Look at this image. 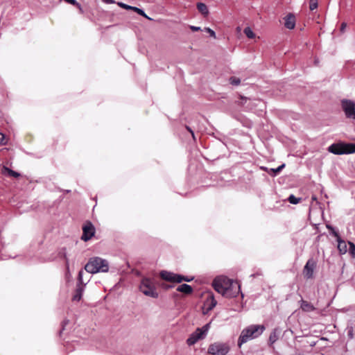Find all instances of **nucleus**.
<instances>
[{"mask_svg":"<svg viewBox=\"0 0 355 355\" xmlns=\"http://www.w3.org/2000/svg\"><path fill=\"white\" fill-rule=\"evenodd\" d=\"M336 241L338 242V250L339 253L340 254H345L347 252V244L345 241L343 240L340 236L336 239Z\"/></svg>","mask_w":355,"mask_h":355,"instance_id":"obj_13","label":"nucleus"},{"mask_svg":"<svg viewBox=\"0 0 355 355\" xmlns=\"http://www.w3.org/2000/svg\"><path fill=\"white\" fill-rule=\"evenodd\" d=\"M300 308L304 311L306 312H311L314 311L315 307L313 304H311L310 302L302 300L300 301Z\"/></svg>","mask_w":355,"mask_h":355,"instance_id":"obj_14","label":"nucleus"},{"mask_svg":"<svg viewBox=\"0 0 355 355\" xmlns=\"http://www.w3.org/2000/svg\"><path fill=\"white\" fill-rule=\"evenodd\" d=\"M261 168L266 172H268V173H270V168H268L267 167H265V166H261Z\"/></svg>","mask_w":355,"mask_h":355,"instance_id":"obj_43","label":"nucleus"},{"mask_svg":"<svg viewBox=\"0 0 355 355\" xmlns=\"http://www.w3.org/2000/svg\"><path fill=\"white\" fill-rule=\"evenodd\" d=\"M285 167V164H281L280 166H279L277 168H270V173H269V174L272 176V177H275L279 173H280V171Z\"/></svg>","mask_w":355,"mask_h":355,"instance_id":"obj_21","label":"nucleus"},{"mask_svg":"<svg viewBox=\"0 0 355 355\" xmlns=\"http://www.w3.org/2000/svg\"><path fill=\"white\" fill-rule=\"evenodd\" d=\"M139 291L144 295L153 298H157L159 297L153 279L148 277H144L141 280Z\"/></svg>","mask_w":355,"mask_h":355,"instance_id":"obj_5","label":"nucleus"},{"mask_svg":"<svg viewBox=\"0 0 355 355\" xmlns=\"http://www.w3.org/2000/svg\"><path fill=\"white\" fill-rule=\"evenodd\" d=\"M102 1L105 3H114V0H102Z\"/></svg>","mask_w":355,"mask_h":355,"instance_id":"obj_42","label":"nucleus"},{"mask_svg":"<svg viewBox=\"0 0 355 355\" xmlns=\"http://www.w3.org/2000/svg\"><path fill=\"white\" fill-rule=\"evenodd\" d=\"M229 351L230 347L227 343L216 342L209 346L207 352L210 355H226Z\"/></svg>","mask_w":355,"mask_h":355,"instance_id":"obj_7","label":"nucleus"},{"mask_svg":"<svg viewBox=\"0 0 355 355\" xmlns=\"http://www.w3.org/2000/svg\"><path fill=\"white\" fill-rule=\"evenodd\" d=\"M216 300L214 299L213 296H211L210 299L208 300L205 304V306H206L207 313L212 310L216 306Z\"/></svg>","mask_w":355,"mask_h":355,"instance_id":"obj_19","label":"nucleus"},{"mask_svg":"<svg viewBox=\"0 0 355 355\" xmlns=\"http://www.w3.org/2000/svg\"><path fill=\"white\" fill-rule=\"evenodd\" d=\"M284 26L288 29H293L295 26V17L293 14L289 13L284 18Z\"/></svg>","mask_w":355,"mask_h":355,"instance_id":"obj_11","label":"nucleus"},{"mask_svg":"<svg viewBox=\"0 0 355 355\" xmlns=\"http://www.w3.org/2000/svg\"><path fill=\"white\" fill-rule=\"evenodd\" d=\"M210 328V323L205 324L201 328H197L187 340L188 345L191 346L196 343L199 340L203 339L207 334Z\"/></svg>","mask_w":355,"mask_h":355,"instance_id":"obj_6","label":"nucleus"},{"mask_svg":"<svg viewBox=\"0 0 355 355\" xmlns=\"http://www.w3.org/2000/svg\"><path fill=\"white\" fill-rule=\"evenodd\" d=\"M183 275L179 274H174V278L173 282L180 283L182 282Z\"/></svg>","mask_w":355,"mask_h":355,"instance_id":"obj_31","label":"nucleus"},{"mask_svg":"<svg viewBox=\"0 0 355 355\" xmlns=\"http://www.w3.org/2000/svg\"><path fill=\"white\" fill-rule=\"evenodd\" d=\"M266 327L263 324H251L244 328L239 337L238 346L241 345L250 340L259 337L265 331Z\"/></svg>","mask_w":355,"mask_h":355,"instance_id":"obj_2","label":"nucleus"},{"mask_svg":"<svg viewBox=\"0 0 355 355\" xmlns=\"http://www.w3.org/2000/svg\"><path fill=\"white\" fill-rule=\"evenodd\" d=\"M95 234V227L94 225L90 222L87 221L86 224L83 227V234L81 239L87 241L90 240Z\"/></svg>","mask_w":355,"mask_h":355,"instance_id":"obj_10","label":"nucleus"},{"mask_svg":"<svg viewBox=\"0 0 355 355\" xmlns=\"http://www.w3.org/2000/svg\"><path fill=\"white\" fill-rule=\"evenodd\" d=\"M205 31L206 32H207V33L209 34V35H210L211 37H214V38L216 37V33H215V32H214L212 29H211L210 28H205Z\"/></svg>","mask_w":355,"mask_h":355,"instance_id":"obj_33","label":"nucleus"},{"mask_svg":"<svg viewBox=\"0 0 355 355\" xmlns=\"http://www.w3.org/2000/svg\"><path fill=\"white\" fill-rule=\"evenodd\" d=\"M318 1L317 0H310L309 1V8L311 10H313L318 8Z\"/></svg>","mask_w":355,"mask_h":355,"instance_id":"obj_30","label":"nucleus"},{"mask_svg":"<svg viewBox=\"0 0 355 355\" xmlns=\"http://www.w3.org/2000/svg\"><path fill=\"white\" fill-rule=\"evenodd\" d=\"M212 286L216 291L227 297H236L240 291V286L236 282L224 276L216 277Z\"/></svg>","mask_w":355,"mask_h":355,"instance_id":"obj_1","label":"nucleus"},{"mask_svg":"<svg viewBox=\"0 0 355 355\" xmlns=\"http://www.w3.org/2000/svg\"><path fill=\"white\" fill-rule=\"evenodd\" d=\"M118 6L122 8H124L125 10H132V6H129L128 4H125L123 2H118L117 3Z\"/></svg>","mask_w":355,"mask_h":355,"instance_id":"obj_32","label":"nucleus"},{"mask_svg":"<svg viewBox=\"0 0 355 355\" xmlns=\"http://www.w3.org/2000/svg\"><path fill=\"white\" fill-rule=\"evenodd\" d=\"M183 279L182 281H184V282H191L193 279V277H188V276H184L183 275Z\"/></svg>","mask_w":355,"mask_h":355,"instance_id":"obj_34","label":"nucleus"},{"mask_svg":"<svg viewBox=\"0 0 355 355\" xmlns=\"http://www.w3.org/2000/svg\"><path fill=\"white\" fill-rule=\"evenodd\" d=\"M174 274L173 272H168L166 270H162L160 272V277L168 282H173V278H174Z\"/></svg>","mask_w":355,"mask_h":355,"instance_id":"obj_16","label":"nucleus"},{"mask_svg":"<svg viewBox=\"0 0 355 355\" xmlns=\"http://www.w3.org/2000/svg\"><path fill=\"white\" fill-rule=\"evenodd\" d=\"M347 27V24L345 22H343L340 26V31L343 33Z\"/></svg>","mask_w":355,"mask_h":355,"instance_id":"obj_37","label":"nucleus"},{"mask_svg":"<svg viewBox=\"0 0 355 355\" xmlns=\"http://www.w3.org/2000/svg\"><path fill=\"white\" fill-rule=\"evenodd\" d=\"M328 151L337 155L355 153V144L334 143L328 147Z\"/></svg>","mask_w":355,"mask_h":355,"instance_id":"obj_4","label":"nucleus"},{"mask_svg":"<svg viewBox=\"0 0 355 355\" xmlns=\"http://www.w3.org/2000/svg\"><path fill=\"white\" fill-rule=\"evenodd\" d=\"M341 106L346 117L355 120V102L349 99H343Z\"/></svg>","mask_w":355,"mask_h":355,"instance_id":"obj_8","label":"nucleus"},{"mask_svg":"<svg viewBox=\"0 0 355 355\" xmlns=\"http://www.w3.org/2000/svg\"><path fill=\"white\" fill-rule=\"evenodd\" d=\"M70 191H71L70 190H67L66 193H69Z\"/></svg>","mask_w":355,"mask_h":355,"instance_id":"obj_46","label":"nucleus"},{"mask_svg":"<svg viewBox=\"0 0 355 355\" xmlns=\"http://www.w3.org/2000/svg\"><path fill=\"white\" fill-rule=\"evenodd\" d=\"M349 253L352 258H355V244L353 242L348 241Z\"/></svg>","mask_w":355,"mask_h":355,"instance_id":"obj_26","label":"nucleus"},{"mask_svg":"<svg viewBox=\"0 0 355 355\" xmlns=\"http://www.w3.org/2000/svg\"><path fill=\"white\" fill-rule=\"evenodd\" d=\"M244 33L250 39H253L255 37V34L250 27L245 28Z\"/></svg>","mask_w":355,"mask_h":355,"instance_id":"obj_27","label":"nucleus"},{"mask_svg":"<svg viewBox=\"0 0 355 355\" xmlns=\"http://www.w3.org/2000/svg\"><path fill=\"white\" fill-rule=\"evenodd\" d=\"M132 10H134L135 12H136L138 15L142 16V17H144L146 19H152L151 18H150L144 12V10L143 9H141V8H139L137 7H135V6H133L132 7Z\"/></svg>","mask_w":355,"mask_h":355,"instance_id":"obj_23","label":"nucleus"},{"mask_svg":"<svg viewBox=\"0 0 355 355\" xmlns=\"http://www.w3.org/2000/svg\"><path fill=\"white\" fill-rule=\"evenodd\" d=\"M348 335H349L351 338H352V331H349V334H348Z\"/></svg>","mask_w":355,"mask_h":355,"instance_id":"obj_45","label":"nucleus"},{"mask_svg":"<svg viewBox=\"0 0 355 355\" xmlns=\"http://www.w3.org/2000/svg\"><path fill=\"white\" fill-rule=\"evenodd\" d=\"M5 139V136L3 133L0 132V144H3V141Z\"/></svg>","mask_w":355,"mask_h":355,"instance_id":"obj_38","label":"nucleus"},{"mask_svg":"<svg viewBox=\"0 0 355 355\" xmlns=\"http://www.w3.org/2000/svg\"><path fill=\"white\" fill-rule=\"evenodd\" d=\"M186 128L191 133V135L193 137V139H195V136H194V132L191 129L190 127L189 126H186Z\"/></svg>","mask_w":355,"mask_h":355,"instance_id":"obj_40","label":"nucleus"},{"mask_svg":"<svg viewBox=\"0 0 355 355\" xmlns=\"http://www.w3.org/2000/svg\"><path fill=\"white\" fill-rule=\"evenodd\" d=\"M75 6H76L79 9V10L81 13H83L82 6L79 3H78V5H75Z\"/></svg>","mask_w":355,"mask_h":355,"instance_id":"obj_41","label":"nucleus"},{"mask_svg":"<svg viewBox=\"0 0 355 355\" xmlns=\"http://www.w3.org/2000/svg\"><path fill=\"white\" fill-rule=\"evenodd\" d=\"M83 273H84V272L83 270H80L79 271L78 275V282H77L76 285H84V286H85L86 284H85L83 280Z\"/></svg>","mask_w":355,"mask_h":355,"instance_id":"obj_29","label":"nucleus"},{"mask_svg":"<svg viewBox=\"0 0 355 355\" xmlns=\"http://www.w3.org/2000/svg\"><path fill=\"white\" fill-rule=\"evenodd\" d=\"M2 171L4 174L6 173L8 175L12 176V177H14L16 178H19L21 175L19 173L15 171L6 166H3Z\"/></svg>","mask_w":355,"mask_h":355,"instance_id":"obj_20","label":"nucleus"},{"mask_svg":"<svg viewBox=\"0 0 355 355\" xmlns=\"http://www.w3.org/2000/svg\"><path fill=\"white\" fill-rule=\"evenodd\" d=\"M177 291L184 294H191L193 292V288L189 284H183L177 288Z\"/></svg>","mask_w":355,"mask_h":355,"instance_id":"obj_15","label":"nucleus"},{"mask_svg":"<svg viewBox=\"0 0 355 355\" xmlns=\"http://www.w3.org/2000/svg\"><path fill=\"white\" fill-rule=\"evenodd\" d=\"M326 227L330 231V234L333 235L334 237H336V239L340 237L338 231L336 230L332 225L327 224Z\"/></svg>","mask_w":355,"mask_h":355,"instance_id":"obj_22","label":"nucleus"},{"mask_svg":"<svg viewBox=\"0 0 355 355\" xmlns=\"http://www.w3.org/2000/svg\"><path fill=\"white\" fill-rule=\"evenodd\" d=\"M186 128L191 133V135L193 137V139H195V136H194V132L191 129L190 127L189 126H186Z\"/></svg>","mask_w":355,"mask_h":355,"instance_id":"obj_39","label":"nucleus"},{"mask_svg":"<svg viewBox=\"0 0 355 355\" xmlns=\"http://www.w3.org/2000/svg\"><path fill=\"white\" fill-rule=\"evenodd\" d=\"M85 270L92 274L107 272L109 270V263L106 259L94 257L89 259L85 266Z\"/></svg>","mask_w":355,"mask_h":355,"instance_id":"obj_3","label":"nucleus"},{"mask_svg":"<svg viewBox=\"0 0 355 355\" xmlns=\"http://www.w3.org/2000/svg\"><path fill=\"white\" fill-rule=\"evenodd\" d=\"M69 323V320H65L62 322V329L60 330V335L62 334V331L64 329V327Z\"/></svg>","mask_w":355,"mask_h":355,"instance_id":"obj_35","label":"nucleus"},{"mask_svg":"<svg viewBox=\"0 0 355 355\" xmlns=\"http://www.w3.org/2000/svg\"><path fill=\"white\" fill-rule=\"evenodd\" d=\"M229 81L231 85L234 86H238L241 83V79L235 76L230 77Z\"/></svg>","mask_w":355,"mask_h":355,"instance_id":"obj_28","label":"nucleus"},{"mask_svg":"<svg viewBox=\"0 0 355 355\" xmlns=\"http://www.w3.org/2000/svg\"><path fill=\"white\" fill-rule=\"evenodd\" d=\"M301 200V198H297L293 194H291L288 198V201L293 205H297Z\"/></svg>","mask_w":355,"mask_h":355,"instance_id":"obj_24","label":"nucleus"},{"mask_svg":"<svg viewBox=\"0 0 355 355\" xmlns=\"http://www.w3.org/2000/svg\"><path fill=\"white\" fill-rule=\"evenodd\" d=\"M85 289L84 285H76V288L75 290V293L72 297V300L78 302L81 300L83 293Z\"/></svg>","mask_w":355,"mask_h":355,"instance_id":"obj_12","label":"nucleus"},{"mask_svg":"<svg viewBox=\"0 0 355 355\" xmlns=\"http://www.w3.org/2000/svg\"><path fill=\"white\" fill-rule=\"evenodd\" d=\"M173 288V286L172 285H168L165 287L166 289H168V288Z\"/></svg>","mask_w":355,"mask_h":355,"instance_id":"obj_44","label":"nucleus"},{"mask_svg":"<svg viewBox=\"0 0 355 355\" xmlns=\"http://www.w3.org/2000/svg\"><path fill=\"white\" fill-rule=\"evenodd\" d=\"M317 266V261L313 258H310L304 266L302 272L306 279L314 278V270Z\"/></svg>","mask_w":355,"mask_h":355,"instance_id":"obj_9","label":"nucleus"},{"mask_svg":"<svg viewBox=\"0 0 355 355\" xmlns=\"http://www.w3.org/2000/svg\"><path fill=\"white\" fill-rule=\"evenodd\" d=\"M59 255L60 257H62L63 259H64L65 262H66V266L68 268H69V259L67 258L66 248H62L60 252H59Z\"/></svg>","mask_w":355,"mask_h":355,"instance_id":"obj_25","label":"nucleus"},{"mask_svg":"<svg viewBox=\"0 0 355 355\" xmlns=\"http://www.w3.org/2000/svg\"><path fill=\"white\" fill-rule=\"evenodd\" d=\"M279 333V331L277 328H275L272 330V331L270 334L269 339H268V342H269L270 345H272L278 340Z\"/></svg>","mask_w":355,"mask_h":355,"instance_id":"obj_17","label":"nucleus"},{"mask_svg":"<svg viewBox=\"0 0 355 355\" xmlns=\"http://www.w3.org/2000/svg\"><path fill=\"white\" fill-rule=\"evenodd\" d=\"M189 28L193 31H198L201 30L200 26H190Z\"/></svg>","mask_w":355,"mask_h":355,"instance_id":"obj_36","label":"nucleus"},{"mask_svg":"<svg viewBox=\"0 0 355 355\" xmlns=\"http://www.w3.org/2000/svg\"><path fill=\"white\" fill-rule=\"evenodd\" d=\"M197 9L204 16H207L209 15V10L205 3L202 2L197 3Z\"/></svg>","mask_w":355,"mask_h":355,"instance_id":"obj_18","label":"nucleus"}]
</instances>
